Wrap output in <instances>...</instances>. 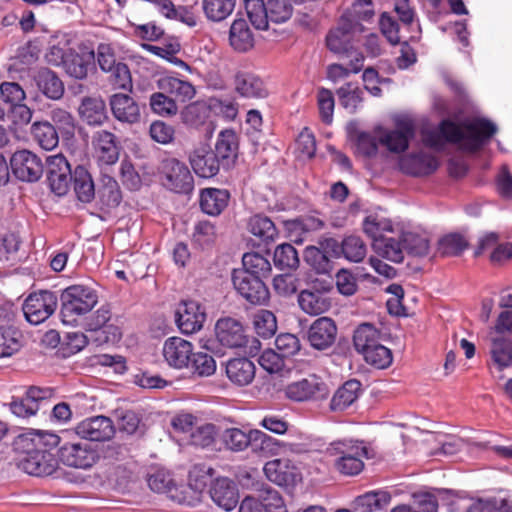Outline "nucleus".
Here are the masks:
<instances>
[{"label":"nucleus","mask_w":512,"mask_h":512,"mask_svg":"<svg viewBox=\"0 0 512 512\" xmlns=\"http://www.w3.org/2000/svg\"><path fill=\"white\" fill-rule=\"evenodd\" d=\"M466 133L450 119L442 120L435 129H424L422 141L426 147L442 150L446 143L458 144L465 141L471 152L480 150L497 132V126L490 120L476 117L463 124Z\"/></svg>","instance_id":"1"},{"label":"nucleus","mask_w":512,"mask_h":512,"mask_svg":"<svg viewBox=\"0 0 512 512\" xmlns=\"http://www.w3.org/2000/svg\"><path fill=\"white\" fill-rule=\"evenodd\" d=\"M247 17L257 30H267L269 22L283 24L293 15L291 0H243Z\"/></svg>","instance_id":"2"},{"label":"nucleus","mask_w":512,"mask_h":512,"mask_svg":"<svg viewBox=\"0 0 512 512\" xmlns=\"http://www.w3.org/2000/svg\"><path fill=\"white\" fill-rule=\"evenodd\" d=\"M328 452L336 456L334 468L345 476L358 475L364 468L363 459L370 457L366 443L354 439L334 441L328 447Z\"/></svg>","instance_id":"3"},{"label":"nucleus","mask_w":512,"mask_h":512,"mask_svg":"<svg viewBox=\"0 0 512 512\" xmlns=\"http://www.w3.org/2000/svg\"><path fill=\"white\" fill-rule=\"evenodd\" d=\"M26 94L16 82L0 84V121L26 125L31 121L32 110L24 103Z\"/></svg>","instance_id":"4"},{"label":"nucleus","mask_w":512,"mask_h":512,"mask_svg":"<svg viewBox=\"0 0 512 512\" xmlns=\"http://www.w3.org/2000/svg\"><path fill=\"white\" fill-rule=\"evenodd\" d=\"M61 317L64 324L71 325L76 316L90 312L98 302L95 290L84 285H71L61 294Z\"/></svg>","instance_id":"5"},{"label":"nucleus","mask_w":512,"mask_h":512,"mask_svg":"<svg viewBox=\"0 0 512 512\" xmlns=\"http://www.w3.org/2000/svg\"><path fill=\"white\" fill-rule=\"evenodd\" d=\"M159 173L162 185L170 191L188 194L194 188V179L188 166L176 158L162 160Z\"/></svg>","instance_id":"6"},{"label":"nucleus","mask_w":512,"mask_h":512,"mask_svg":"<svg viewBox=\"0 0 512 512\" xmlns=\"http://www.w3.org/2000/svg\"><path fill=\"white\" fill-rule=\"evenodd\" d=\"M58 307V297L50 290L30 293L22 305L25 319L32 325H39L50 318Z\"/></svg>","instance_id":"7"},{"label":"nucleus","mask_w":512,"mask_h":512,"mask_svg":"<svg viewBox=\"0 0 512 512\" xmlns=\"http://www.w3.org/2000/svg\"><path fill=\"white\" fill-rule=\"evenodd\" d=\"M58 461L76 469H89L99 459L97 449L89 442H66L58 450Z\"/></svg>","instance_id":"8"},{"label":"nucleus","mask_w":512,"mask_h":512,"mask_svg":"<svg viewBox=\"0 0 512 512\" xmlns=\"http://www.w3.org/2000/svg\"><path fill=\"white\" fill-rule=\"evenodd\" d=\"M21 456L18 467L25 473L44 477L53 474L58 467V460L55 454L47 450H33L20 448Z\"/></svg>","instance_id":"9"},{"label":"nucleus","mask_w":512,"mask_h":512,"mask_svg":"<svg viewBox=\"0 0 512 512\" xmlns=\"http://www.w3.org/2000/svg\"><path fill=\"white\" fill-rule=\"evenodd\" d=\"M10 168L13 175L23 182H36L44 172V164L35 153L23 149L10 157Z\"/></svg>","instance_id":"10"},{"label":"nucleus","mask_w":512,"mask_h":512,"mask_svg":"<svg viewBox=\"0 0 512 512\" xmlns=\"http://www.w3.org/2000/svg\"><path fill=\"white\" fill-rule=\"evenodd\" d=\"M232 283L237 293L253 305L264 304L269 298L265 282L246 271H233Z\"/></svg>","instance_id":"11"},{"label":"nucleus","mask_w":512,"mask_h":512,"mask_svg":"<svg viewBox=\"0 0 512 512\" xmlns=\"http://www.w3.org/2000/svg\"><path fill=\"white\" fill-rule=\"evenodd\" d=\"M206 320L205 308L194 300L181 301L175 310V322L186 335L200 331Z\"/></svg>","instance_id":"12"},{"label":"nucleus","mask_w":512,"mask_h":512,"mask_svg":"<svg viewBox=\"0 0 512 512\" xmlns=\"http://www.w3.org/2000/svg\"><path fill=\"white\" fill-rule=\"evenodd\" d=\"M263 471L269 481L281 487L293 488L302 480L299 468L288 459L268 461Z\"/></svg>","instance_id":"13"},{"label":"nucleus","mask_w":512,"mask_h":512,"mask_svg":"<svg viewBox=\"0 0 512 512\" xmlns=\"http://www.w3.org/2000/svg\"><path fill=\"white\" fill-rule=\"evenodd\" d=\"M72 176L70 164L63 155L47 158V182L56 195L63 196L68 192Z\"/></svg>","instance_id":"14"},{"label":"nucleus","mask_w":512,"mask_h":512,"mask_svg":"<svg viewBox=\"0 0 512 512\" xmlns=\"http://www.w3.org/2000/svg\"><path fill=\"white\" fill-rule=\"evenodd\" d=\"M188 159L194 173L200 178H213L222 168L220 161L208 144L201 143L195 147L190 151Z\"/></svg>","instance_id":"15"},{"label":"nucleus","mask_w":512,"mask_h":512,"mask_svg":"<svg viewBox=\"0 0 512 512\" xmlns=\"http://www.w3.org/2000/svg\"><path fill=\"white\" fill-rule=\"evenodd\" d=\"M337 332L338 328L333 319L320 317L310 325L307 340L312 348L325 351L335 344Z\"/></svg>","instance_id":"16"},{"label":"nucleus","mask_w":512,"mask_h":512,"mask_svg":"<svg viewBox=\"0 0 512 512\" xmlns=\"http://www.w3.org/2000/svg\"><path fill=\"white\" fill-rule=\"evenodd\" d=\"M395 125L393 130H383L379 136V143L391 152H404L415 135V127L409 119H399Z\"/></svg>","instance_id":"17"},{"label":"nucleus","mask_w":512,"mask_h":512,"mask_svg":"<svg viewBox=\"0 0 512 512\" xmlns=\"http://www.w3.org/2000/svg\"><path fill=\"white\" fill-rule=\"evenodd\" d=\"M162 354L168 366L174 369L189 368L193 344L181 337H169L163 344Z\"/></svg>","instance_id":"18"},{"label":"nucleus","mask_w":512,"mask_h":512,"mask_svg":"<svg viewBox=\"0 0 512 512\" xmlns=\"http://www.w3.org/2000/svg\"><path fill=\"white\" fill-rule=\"evenodd\" d=\"M216 338L227 348H242L247 344V335L242 323L232 317L220 318L215 325Z\"/></svg>","instance_id":"19"},{"label":"nucleus","mask_w":512,"mask_h":512,"mask_svg":"<svg viewBox=\"0 0 512 512\" xmlns=\"http://www.w3.org/2000/svg\"><path fill=\"white\" fill-rule=\"evenodd\" d=\"M75 432L83 439L102 442L112 438L115 428L110 418L101 415L82 420L75 427Z\"/></svg>","instance_id":"20"},{"label":"nucleus","mask_w":512,"mask_h":512,"mask_svg":"<svg viewBox=\"0 0 512 512\" xmlns=\"http://www.w3.org/2000/svg\"><path fill=\"white\" fill-rule=\"evenodd\" d=\"M327 394V386L316 376L303 378L288 384L285 395L290 400L304 402L322 398Z\"/></svg>","instance_id":"21"},{"label":"nucleus","mask_w":512,"mask_h":512,"mask_svg":"<svg viewBox=\"0 0 512 512\" xmlns=\"http://www.w3.org/2000/svg\"><path fill=\"white\" fill-rule=\"evenodd\" d=\"M355 30L362 31V25H353L349 22L341 23L328 33L326 37L327 48L341 57L352 54L354 48L353 34Z\"/></svg>","instance_id":"22"},{"label":"nucleus","mask_w":512,"mask_h":512,"mask_svg":"<svg viewBox=\"0 0 512 512\" xmlns=\"http://www.w3.org/2000/svg\"><path fill=\"white\" fill-rule=\"evenodd\" d=\"M234 88L237 94L248 99H264L269 95L264 80L254 72L238 70L234 75Z\"/></svg>","instance_id":"23"},{"label":"nucleus","mask_w":512,"mask_h":512,"mask_svg":"<svg viewBox=\"0 0 512 512\" xmlns=\"http://www.w3.org/2000/svg\"><path fill=\"white\" fill-rule=\"evenodd\" d=\"M213 152L224 170L232 168L236 163L239 153L237 133L233 129L222 130L216 138Z\"/></svg>","instance_id":"24"},{"label":"nucleus","mask_w":512,"mask_h":512,"mask_svg":"<svg viewBox=\"0 0 512 512\" xmlns=\"http://www.w3.org/2000/svg\"><path fill=\"white\" fill-rule=\"evenodd\" d=\"M95 52L87 46H80L79 52L71 50L64 66L62 67L65 73L77 80H84L87 78L90 69L94 67Z\"/></svg>","instance_id":"25"},{"label":"nucleus","mask_w":512,"mask_h":512,"mask_svg":"<svg viewBox=\"0 0 512 512\" xmlns=\"http://www.w3.org/2000/svg\"><path fill=\"white\" fill-rule=\"evenodd\" d=\"M399 169L410 176H427L435 172L439 166L437 159L427 153H410L402 156L398 162Z\"/></svg>","instance_id":"26"},{"label":"nucleus","mask_w":512,"mask_h":512,"mask_svg":"<svg viewBox=\"0 0 512 512\" xmlns=\"http://www.w3.org/2000/svg\"><path fill=\"white\" fill-rule=\"evenodd\" d=\"M92 146L102 164L112 165L119 159L120 144L114 133L98 130L92 136Z\"/></svg>","instance_id":"27"},{"label":"nucleus","mask_w":512,"mask_h":512,"mask_svg":"<svg viewBox=\"0 0 512 512\" xmlns=\"http://www.w3.org/2000/svg\"><path fill=\"white\" fill-rule=\"evenodd\" d=\"M109 105L114 118L119 122L135 124L140 121V107L131 96L123 93L113 94L109 99Z\"/></svg>","instance_id":"28"},{"label":"nucleus","mask_w":512,"mask_h":512,"mask_svg":"<svg viewBox=\"0 0 512 512\" xmlns=\"http://www.w3.org/2000/svg\"><path fill=\"white\" fill-rule=\"evenodd\" d=\"M209 492L213 502L225 511L233 510L239 502L238 489L228 478L216 479Z\"/></svg>","instance_id":"29"},{"label":"nucleus","mask_w":512,"mask_h":512,"mask_svg":"<svg viewBox=\"0 0 512 512\" xmlns=\"http://www.w3.org/2000/svg\"><path fill=\"white\" fill-rule=\"evenodd\" d=\"M60 443V437L52 432L32 430L20 435L16 440V449L47 450L52 452Z\"/></svg>","instance_id":"30"},{"label":"nucleus","mask_w":512,"mask_h":512,"mask_svg":"<svg viewBox=\"0 0 512 512\" xmlns=\"http://www.w3.org/2000/svg\"><path fill=\"white\" fill-rule=\"evenodd\" d=\"M78 113L81 120L89 126H101L108 120L106 104L100 97H84Z\"/></svg>","instance_id":"31"},{"label":"nucleus","mask_w":512,"mask_h":512,"mask_svg":"<svg viewBox=\"0 0 512 512\" xmlns=\"http://www.w3.org/2000/svg\"><path fill=\"white\" fill-rule=\"evenodd\" d=\"M255 364L246 357L230 359L226 364L228 379L237 386L249 385L255 377Z\"/></svg>","instance_id":"32"},{"label":"nucleus","mask_w":512,"mask_h":512,"mask_svg":"<svg viewBox=\"0 0 512 512\" xmlns=\"http://www.w3.org/2000/svg\"><path fill=\"white\" fill-rule=\"evenodd\" d=\"M230 193L226 189L206 188L200 194V207L210 216L220 215L228 206Z\"/></svg>","instance_id":"33"},{"label":"nucleus","mask_w":512,"mask_h":512,"mask_svg":"<svg viewBox=\"0 0 512 512\" xmlns=\"http://www.w3.org/2000/svg\"><path fill=\"white\" fill-rule=\"evenodd\" d=\"M362 393V384L357 379H350L340 386L330 401V409L341 412L353 405Z\"/></svg>","instance_id":"34"},{"label":"nucleus","mask_w":512,"mask_h":512,"mask_svg":"<svg viewBox=\"0 0 512 512\" xmlns=\"http://www.w3.org/2000/svg\"><path fill=\"white\" fill-rule=\"evenodd\" d=\"M298 304L305 313L319 315L330 308L331 301L324 291L308 288L299 293Z\"/></svg>","instance_id":"35"},{"label":"nucleus","mask_w":512,"mask_h":512,"mask_svg":"<svg viewBox=\"0 0 512 512\" xmlns=\"http://www.w3.org/2000/svg\"><path fill=\"white\" fill-rule=\"evenodd\" d=\"M490 341V357L493 365L497 370L512 366V338L489 335Z\"/></svg>","instance_id":"36"},{"label":"nucleus","mask_w":512,"mask_h":512,"mask_svg":"<svg viewBox=\"0 0 512 512\" xmlns=\"http://www.w3.org/2000/svg\"><path fill=\"white\" fill-rule=\"evenodd\" d=\"M71 183L78 201L88 204L95 199V184L91 174L84 166L75 167Z\"/></svg>","instance_id":"37"},{"label":"nucleus","mask_w":512,"mask_h":512,"mask_svg":"<svg viewBox=\"0 0 512 512\" xmlns=\"http://www.w3.org/2000/svg\"><path fill=\"white\" fill-rule=\"evenodd\" d=\"M374 252L391 262L401 263L404 260V242L402 241V233L398 237L385 236L375 239L372 242Z\"/></svg>","instance_id":"38"},{"label":"nucleus","mask_w":512,"mask_h":512,"mask_svg":"<svg viewBox=\"0 0 512 512\" xmlns=\"http://www.w3.org/2000/svg\"><path fill=\"white\" fill-rule=\"evenodd\" d=\"M111 318V311L108 306H101L88 320L87 327L90 331L107 334L104 342H116L121 338V332L118 327L108 325Z\"/></svg>","instance_id":"39"},{"label":"nucleus","mask_w":512,"mask_h":512,"mask_svg":"<svg viewBox=\"0 0 512 512\" xmlns=\"http://www.w3.org/2000/svg\"><path fill=\"white\" fill-rule=\"evenodd\" d=\"M36 85L47 98L51 100H59L64 95V84L56 72L41 68L35 75Z\"/></svg>","instance_id":"40"},{"label":"nucleus","mask_w":512,"mask_h":512,"mask_svg":"<svg viewBox=\"0 0 512 512\" xmlns=\"http://www.w3.org/2000/svg\"><path fill=\"white\" fill-rule=\"evenodd\" d=\"M98 201L101 209H112L120 205L122 192L116 179L109 175H102L100 186L97 190Z\"/></svg>","instance_id":"41"},{"label":"nucleus","mask_w":512,"mask_h":512,"mask_svg":"<svg viewBox=\"0 0 512 512\" xmlns=\"http://www.w3.org/2000/svg\"><path fill=\"white\" fill-rule=\"evenodd\" d=\"M391 502L387 491H370L356 498L355 512H386Z\"/></svg>","instance_id":"42"},{"label":"nucleus","mask_w":512,"mask_h":512,"mask_svg":"<svg viewBox=\"0 0 512 512\" xmlns=\"http://www.w3.org/2000/svg\"><path fill=\"white\" fill-rule=\"evenodd\" d=\"M32 139L44 150L57 147L59 136L55 126L48 121H35L30 128Z\"/></svg>","instance_id":"43"},{"label":"nucleus","mask_w":512,"mask_h":512,"mask_svg":"<svg viewBox=\"0 0 512 512\" xmlns=\"http://www.w3.org/2000/svg\"><path fill=\"white\" fill-rule=\"evenodd\" d=\"M380 331L370 323L359 325L353 334V344L356 351L363 355L380 343Z\"/></svg>","instance_id":"44"},{"label":"nucleus","mask_w":512,"mask_h":512,"mask_svg":"<svg viewBox=\"0 0 512 512\" xmlns=\"http://www.w3.org/2000/svg\"><path fill=\"white\" fill-rule=\"evenodd\" d=\"M230 45L238 52H246L253 47V34L244 19H235L229 32Z\"/></svg>","instance_id":"45"},{"label":"nucleus","mask_w":512,"mask_h":512,"mask_svg":"<svg viewBox=\"0 0 512 512\" xmlns=\"http://www.w3.org/2000/svg\"><path fill=\"white\" fill-rule=\"evenodd\" d=\"M243 269L234 271H246L253 277H259L264 281L271 274L272 267L268 258L258 252H247L242 257Z\"/></svg>","instance_id":"46"},{"label":"nucleus","mask_w":512,"mask_h":512,"mask_svg":"<svg viewBox=\"0 0 512 512\" xmlns=\"http://www.w3.org/2000/svg\"><path fill=\"white\" fill-rule=\"evenodd\" d=\"M236 0H203L202 7L205 16L213 21L220 22L232 14Z\"/></svg>","instance_id":"47"},{"label":"nucleus","mask_w":512,"mask_h":512,"mask_svg":"<svg viewBox=\"0 0 512 512\" xmlns=\"http://www.w3.org/2000/svg\"><path fill=\"white\" fill-rule=\"evenodd\" d=\"M249 231L264 242L274 241L278 231L272 220L262 214L254 215L248 222Z\"/></svg>","instance_id":"48"},{"label":"nucleus","mask_w":512,"mask_h":512,"mask_svg":"<svg viewBox=\"0 0 512 512\" xmlns=\"http://www.w3.org/2000/svg\"><path fill=\"white\" fill-rule=\"evenodd\" d=\"M340 105L349 113H355L363 101V91L348 82L336 90Z\"/></svg>","instance_id":"49"},{"label":"nucleus","mask_w":512,"mask_h":512,"mask_svg":"<svg viewBox=\"0 0 512 512\" xmlns=\"http://www.w3.org/2000/svg\"><path fill=\"white\" fill-rule=\"evenodd\" d=\"M304 260L318 274H329L333 269V261L316 246L305 248Z\"/></svg>","instance_id":"50"},{"label":"nucleus","mask_w":512,"mask_h":512,"mask_svg":"<svg viewBox=\"0 0 512 512\" xmlns=\"http://www.w3.org/2000/svg\"><path fill=\"white\" fill-rule=\"evenodd\" d=\"M252 430L248 433L239 428H230L225 430L223 434V442L227 449L235 452L243 451L248 446L253 449Z\"/></svg>","instance_id":"51"},{"label":"nucleus","mask_w":512,"mask_h":512,"mask_svg":"<svg viewBox=\"0 0 512 512\" xmlns=\"http://www.w3.org/2000/svg\"><path fill=\"white\" fill-rule=\"evenodd\" d=\"M466 512H512V504L503 498H478L472 502Z\"/></svg>","instance_id":"52"},{"label":"nucleus","mask_w":512,"mask_h":512,"mask_svg":"<svg viewBox=\"0 0 512 512\" xmlns=\"http://www.w3.org/2000/svg\"><path fill=\"white\" fill-rule=\"evenodd\" d=\"M405 252L414 257H424L428 254L430 243L427 237L415 232H402Z\"/></svg>","instance_id":"53"},{"label":"nucleus","mask_w":512,"mask_h":512,"mask_svg":"<svg viewBox=\"0 0 512 512\" xmlns=\"http://www.w3.org/2000/svg\"><path fill=\"white\" fill-rule=\"evenodd\" d=\"M21 348V333L13 327L0 328V358L9 357Z\"/></svg>","instance_id":"54"},{"label":"nucleus","mask_w":512,"mask_h":512,"mask_svg":"<svg viewBox=\"0 0 512 512\" xmlns=\"http://www.w3.org/2000/svg\"><path fill=\"white\" fill-rule=\"evenodd\" d=\"M367 253L364 241L354 235L345 237L342 240V256L350 262H361Z\"/></svg>","instance_id":"55"},{"label":"nucleus","mask_w":512,"mask_h":512,"mask_svg":"<svg viewBox=\"0 0 512 512\" xmlns=\"http://www.w3.org/2000/svg\"><path fill=\"white\" fill-rule=\"evenodd\" d=\"M274 264L277 268L295 269L298 267V253L293 245L285 243L277 246L273 256Z\"/></svg>","instance_id":"56"},{"label":"nucleus","mask_w":512,"mask_h":512,"mask_svg":"<svg viewBox=\"0 0 512 512\" xmlns=\"http://www.w3.org/2000/svg\"><path fill=\"white\" fill-rule=\"evenodd\" d=\"M149 105L155 114L162 117H171L178 112L176 100L161 91L155 92L150 96Z\"/></svg>","instance_id":"57"},{"label":"nucleus","mask_w":512,"mask_h":512,"mask_svg":"<svg viewBox=\"0 0 512 512\" xmlns=\"http://www.w3.org/2000/svg\"><path fill=\"white\" fill-rule=\"evenodd\" d=\"M214 469L206 464H196L189 472V485L197 491H202L213 484Z\"/></svg>","instance_id":"58"},{"label":"nucleus","mask_w":512,"mask_h":512,"mask_svg":"<svg viewBox=\"0 0 512 512\" xmlns=\"http://www.w3.org/2000/svg\"><path fill=\"white\" fill-rule=\"evenodd\" d=\"M193 374L200 377H208L216 371V361L214 357L205 352H193L190 367Z\"/></svg>","instance_id":"59"},{"label":"nucleus","mask_w":512,"mask_h":512,"mask_svg":"<svg viewBox=\"0 0 512 512\" xmlns=\"http://www.w3.org/2000/svg\"><path fill=\"white\" fill-rule=\"evenodd\" d=\"M254 329L258 336L268 339L277 330L275 315L269 310H261L254 317Z\"/></svg>","instance_id":"60"},{"label":"nucleus","mask_w":512,"mask_h":512,"mask_svg":"<svg viewBox=\"0 0 512 512\" xmlns=\"http://www.w3.org/2000/svg\"><path fill=\"white\" fill-rule=\"evenodd\" d=\"M210 110L205 103L194 102L186 106L182 112V120L186 125L198 127L209 116Z\"/></svg>","instance_id":"61"},{"label":"nucleus","mask_w":512,"mask_h":512,"mask_svg":"<svg viewBox=\"0 0 512 512\" xmlns=\"http://www.w3.org/2000/svg\"><path fill=\"white\" fill-rule=\"evenodd\" d=\"M363 231L375 242V239L385 237V232H392V224L389 220L379 219L376 216H367L363 221Z\"/></svg>","instance_id":"62"},{"label":"nucleus","mask_w":512,"mask_h":512,"mask_svg":"<svg viewBox=\"0 0 512 512\" xmlns=\"http://www.w3.org/2000/svg\"><path fill=\"white\" fill-rule=\"evenodd\" d=\"M468 246L464 236L459 233H452L442 237L439 241V250L443 255L458 256Z\"/></svg>","instance_id":"63"},{"label":"nucleus","mask_w":512,"mask_h":512,"mask_svg":"<svg viewBox=\"0 0 512 512\" xmlns=\"http://www.w3.org/2000/svg\"><path fill=\"white\" fill-rule=\"evenodd\" d=\"M364 360L377 369H385L391 365L392 352L386 346L379 344L363 354Z\"/></svg>","instance_id":"64"}]
</instances>
